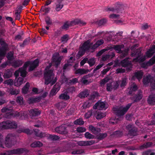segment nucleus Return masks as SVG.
<instances>
[{
  "instance_id": "f257e3e1",
  "label": "nucleus",
  "mask_w": 155,
  "mask_h": 155,
  "mask_svg": "<svg viewBox=\"0 0 155 155\" xmlns=\"http://www.w3.org/2000/svg\"><path fill=\"white\" fill-rule=\"evenodd\" d=\"M33 130L36 136L40 138L47 137L48 139L52 141L58 140L60 138L59 136L55 135L50 134H47L46 133L40 132L38 129H35Z\"/></svg>"
},
{
  "instance_id": "f03ea898",
  "label": "nucleus",
  "mask_w": 155,
  "mask_h": 155,
  "mask_svg": "<svg viewBox=\"0 0 155 155\" xmlns=\"http://www.w3.org/2000/svg\"><path fill=\"white\" fill-rule=\"evenodd\" d=\"M53 70H49L45 72L44 78L45 80V84L48 85L51 83V85H54L56 82L57 79L56 78L53 80L54 77Z\"/></svg>"
},
{
  "instance_id": "7ed1b4c3",
  "label": "nucleus",
  "mask_w": 155,
  "mask_h": 155,
  "mask_svg": "<svg viewBox=\"0 0 155 155\" xmlns=\"http://www.w3.org/2000/svg\"><path fill=\"white\" fill-rule=\"evenodd\" d=\"M17 124L15 121L7 120L2 122L0 124V127L2 129H15L17 127Z\"/></svg>"
},
{
  "instance_id": "20e7f679",
  "label": "nucleus",
  "mask_w": 155,
  "mask_h": 155,
  "mask_svg": "<svg viewBox=\"0 0 155 155\" xmlns=\"http://www.w3.org/2000/svg\"><path fill=\"white\" fill-rule=\"evenodd\" d=\"M143 82L144 85H147L150 83L151 88L155 89V77L153 78L151 75H148L143 78Z\"/></svg>"
},
{
  "instance_id": "39448f33",
  "label": "nucleus",
  "mask_w": 155,
  "mask_h": 155,
  "mask_svg": "<svg viewBox=\"0 0 155 155\" xmlns=\"http://www.w3.org/2000/svg\"><path fill=\"white\" fill-rule=\"evenodd\" d=\"M5 144L8 147H11L14 145L15 143V138L12 134H8L6 136L5 140Z\"/></svg>"
},
{
  "instance_id": "423d86ee",
  "label": "nucleus",
  "mask_w": 155,
  "mask_h": 155,
  "mask_svg": "<svg viewBox=\"0 0 155 155\" xmlns=\"http://www.w3.org/2000/svg\"><path fill=\"white\" fill-rule=\"evenodd\" d=\"M132 104V103L128 104L125 107H123L122 109L121 107L116 110V114L118 116H123L127 111Z\"/></svg>"
},
{
  "instance_id": "0eeeda50",
  "label": "nucleus",
  "mask_w": 155,
  "mask_h": 155,
  "mask_svg": "<svg viewBox=\"0 0 155 155\" xmlns=\"http://www.w3.org/2000/svg\"><path fill=\"white\" fill-rule=\"evenodd\" d=\"M8 44L2 38L0 39V56H5L7 50Z\"/></svg>"
},
{
  "instance_id": "6e6552de",
  "label": "nucleus",
  "mask_w": 155,
  "mask_h": 155,
  "mask_svg": "<svg viewBox=\"0 0 155 155\" xmlns=\"http://www.w3.org/2000/svg\"><path fill=\"white\" fill-rule=\"evenodd\" d=\"M126 129L130 136H134L137 135V129L133 125L129 124L126 127Z\"/></svg>"
},
{
  "instance_id": "1a4fd4ad",
  "label": "nucleus",
  "mask_w": 155,
  "mask_h": 155,
  "mask_svg": "<svg viewBox=\"0 0 155 155\" xmlns=\"http://www.w3.org/2000/svg\"><path fill=\"white\" fill-rule=\"evenodd\" d=\"M129 57H127L123 60H122L120 64L121 66L124 68L129 67L127 69L131 70L133 64L131 61H129Z\"/></svg>"
},
{
  "instance_id": "9d476101",
  "label": "nucleus",
  "mask_w": 155,
  "mask_h": 155,
  "mask_svg": "<svg viewBox=\"0 0 155 155\" xmlns=\"http://www.w3.org/2000/svg\"><path fill=\"white\" fill-rule=\"evenodd\" d=\"M142 91L139 90L138 91L137 93L134 94L133 96L130 98V99L133 101V103L137 102L140 101L142 98Z\"/></svg>"
},
{
  "instance_id": "9b49d317",
  "label": "nucleus",
  "mask_w": 155,
  "mask_h": 155,
  "mask_svg": "<svg viewBox=\"0 0 155 155\" xmlns=\"http://www.w3.org/2000/svg\"><path fill=\"white\" fill-rule=\"evenodd\" d=\"M123 7L122 5L120 4L119 2H117L115 5V7L107 8L105 10L106 11H112L114 12L119 13Z\"/></svg>"
},
{
  "instance_id": "f8f14e48",
  "label": "nucleus",
  "mask_w": 155,
  "mask_h": 155,
  "mask_svg": "<svg viewBox=\"0 0 155 155\" xmlns=\"http://www.w3.org/2000/svg\"><path fill=\"white\" fill-rule=\"evenodd\" d=\"M55 131L57 133L63 135H65L68 133L66 127L64 125H62L56 127Z\"/></svg>"
},
{
  "instance_id": "ddd939ff",
  "label": "nucleus",
  "mask_w": 155,
  "mask_h": 155,
  "mask_svg": "<svg viewBox=\"0 0 155 155\" xmlns=\"http://www.w3.org/2000/svg\"><path fill=\"white\" fill-rule=\"evenodd\" d=\"M92 44L93 43H91L89 40H87L84 42L81 48V50L83 52H85L86 51L89 50L91 49Z\"/></svg>"
},
{
  "instance_id": "4468645a",
  "label": "nucleus",
  "mask_w": 155,
  "mask_h": 155,
  "mask_svg": "<svg viewBox=\"0 0 155 155\" xmlns=\"http://www.w3.org/2000/svg\"><path fill=\"white\" fill-rule=\"evenodd\" d=\"M41 113V111L37 108L31 109L29 111V115L31 118L38 116Z\"/></svg>"
},
{
  "instance_id": "2eb2a0df",
  "label": "nucleus",
  "mask_w": 155,
  "mask_h": 155,
  "mask_svg": "<svg viewBox=\"0 0 155 155\" xmlns=\"http://www.w3.org/2000/svg\"><path fill=\"white\" fill-rule=\"evenodd\" d=\"M62 58L61 57H58L56 55H53L52 58V61L54 63L55 67L57 68L61 63Z\"/></svg>"
},
{
  "instance_id": "dca6fc26",
  "label": "nucleus",
  "mask_w": 155,
  "mask_h": 155,
  "mask_svg": "<svg viewBox=\"0 0 155 155\" xmlns=\"http://www.w3.org/2000/svg\"><path fill=\"white\" fill-rule=\"evenodd\" d=\"M63 0H57L56 2L54 5H53V8H54L56 11L58 12L63 7V4L62 3Z\"/></svg>"
},
{
  "instance_id": "f3484780",
  "label": "nucleus",
  "mask_w": 155,
  "mask_h": 155,
  "mask_svg": "<svg viewBox=\"0 0 155 155\" xmlns=\"http://www.w3.org/2000/svg\"><path fill=\"white\" fill-rule=\"evenodd\" d=\"M61 87L58 84H56L54 85L50 92V95L53 96L56 95L57 92L60 90Z\"/></svg>"
},
{
  "instance_id": "a211bd4d",
  "label": "nucleus",
  "mask_w": 155,
  "mask_h": 155,
  "mask_svg": "<svg viewBox=\"0 0 155 155\" xmlns=\"http://www.w3.org/2000/svg\"><path fill=\"white\" fill-rule=\"evenodd\" d=\"M39 60L38 59H35L32 62H30V67L29 68V71H33L38 65Z\"/></svg>"
},
{
  "instance_id": "6ab92c4d",
  "label": "nucleus",
  "mask_w": 155,
  "mask_h": 155,
  "mask_svg": "<svg viewBox=\"0 0 155 155\" xmlns=\"http://www.w3.org/2000/svg\"><path fill=\"white\" fill-rule=\"evenodd\" d=\"M155 53V45H153L147 51L146 53L147 57L149 58H151Z\"/></svg>"
},
{
  "instance_id": "aec40b11",
  "label": "nucleus",
  "mask_w": 155,
  "mask_h": 155,
  "mask_svg": "<svg viewBox=\"0 0 155 155\" xmlns=\"http://www.w3.org/2000/svg\"><path fill=\"white\" fill-rule=\"evenodd\" d=\"M95 143L94 140H91L87 141H81L78 142V144L81 146H88L92 145Z\"/></svg>"
},
{
  "instance_id": "412c9836",
  "label": "nucleus",
  "mask_w": 155,
  "mask_h": 155,
  "mask_svg": "<svg viewBox=\"0 0 155 155\" xmlns=\"http://www.w3.org/2000/svg\"><path fill=\"white\" fill-rule=\"evenodd\" d=\"M25 151V150L23 148H18L10 150V152L11 153L12 155L13 154H21Z\"/></svg>"
},
{
  "instance_id": "4be33fe9",
  "label": "nucleus",
  "mask_w": 155,
  "mask_h": 155,
  "mask_svg": "<svg viewBox=\"0 0 155 155\" xmlns=\"http://www.w3.org/2000/svg\"><path fill=\"white\" fill-rule=\"evenodd\" d=\"M89 129L91 132L95 135L98 134L101 131L100 128L95 127L92 125H90L89 127Z\"/></svg>"
},
{
  "instance_id": "5701e85b",
  "label": "nucleus",
  "mask_w": 155,
  "mask_h": 155,
  "mask_svg": "<svg viewBox=\"0 0 155 155\" xmlns=\"http://www.w3.org/2000/svg\"><path fill=\"white\" fill-rule=\"evenodd\" d=\"M124 47V45L123 44L113 45L111 47V48L115 50L116 51H118L117 53L122 52L121 49Z\"/></svg>"
},
{
  "instance_id": "b1692460",
  "label": "nucleus",
  "mask_w": 155,
  "mask_h": 155,
  "mask_svg": "<svg viewBox=\"0 0 155 155\" xmlns=\"http://www.w3.org/2000/svg\"><path fill=\"white\" fill-rule=\"evenodd\" d=\"M40 100L39 97H30L28 99V101L29 104H31L39 102Z\"/></svg>"
},
{
  "instance_id": "393cba45",
  "label": "nucleus",
  "mask_w": 155,
  "mask_h": 155,
  "mask_svg": "<svg viewBox=\"0 0 155 155\" xmlns=\"http://www.w3.org/2000/svg\"><path fill=\"white\" fill-rule=\"evenodd\" d=\"M74 25H79L80 26H83L85 25L86 23L80 19H76L71 21V23Z\"/></svg>"
},
{
  "instance_id": "a878e982",
  "label": "nucleus",
  "mask_w": 155,
  "mask_h": 155,
  "mask_svg": "<svg viewBox=\"0 0 155 155\" xmlns=\"http://www.w3.org/2000/svg\"><path fill=\"white\" fill-rule=\"evenodd\" d=\"M141 48H138L136 50L133 51L131 53V55L132 57H140L142 55L141 52Z\"/></svg>"
},
{
  "instance_id": "bb28decb",
  "label": "nucleus",
  "mask_w": 155,
  "mask_h": 155,
  "mask_svg": "<svg viewBox=\"0 0 155 155\" xmlns=\"http://www.w3.org/2000/svg\"><path fill=\"white\" fill-rule=\"evenodd\" d=\"M89 94V91L88 90H85L81 92L78 94V97L81 98L87 97Z\"/></svg>"
},
{
  "instance_id": "cd10ccee",
  "label": "nucleus",
  "mask_w": 155,
  "mask_h": 155,
  "mask_svg": "<svg viewBox=\"0 0 155 155\" xmlns=\"http://www.w3.org/2000/svg\"><path fill=\"white\" fill-rule=\"evenodd\" d=\"M24 63V61L21 60L14 61L12 63V66L15 68L21 66Z\"/></svg>"
},
{
  "instance_id": "c85d7f7f",
  "label": "nucleus",
  "mask_w": 155,
  "mask_h": 155,
  "mask_svg": "<svg viewBox=\"0 0 155 155\" xmlns=\"http://www.w3.org/2000/svg\"><path fill=\"white\" fill-rule=\"evenodd\" d=\"M24 82V79L23 78L19 77L18 79L16 78L14 83V85L17 87L19 86Z\"/></svg>"
},
{
  "instance_id": "c756f323",
  "label": "nucleus",
  "mask_w": 155,
  "mask_h": 155,
  "mask_svg": "<svg viewBox=\"0 0 155 155\" xmlns=\"http://www.w3.org/2000/svg\"><path fill=\"white\" fill-rule=\"evenodd\" d=\"M147 102L150 105H154L155 104V94L150 95L149 97L147 100Z\"/></svg>"
},
{
  "instance_id": "7c9ffc66",
  "label": "nucleus",
  "mask_w": 155,
  "mask_h": 155,
  "mask_svg": "<svg viewBox=\"0 0 155 155\" xmlns=\"http://www.w3.org/2000/svg\"><path fill=\"white\" fill-rule=\"evenodd\" d=\"M43 145L42 143L39 141H35L34 142L31 144V147H40Z\"/></svg>"
},
{
  "instance_id": "2f4dec72",
  "label": "nucleus",
  "mask_w": 155,
  "mask_h": 155,
  "mask_svg": "<svg viewBox=\"0 0 155 155\" xmlns=\"http://www.w3.org/2000/svg\"><path fill=\"white\" fill-rule=\"evenodd\" d=\"M143 73L141 71H139L134 73V76L138 80H140L142 78Z\"/></svg>"
},
{
  "instance_id": "473e14b6",
  "label": "nucleus",
  "mask_w": 155,
  "mask_h": 155,
  "mask_svg": "<svg viewBox=\"0 0 155 155\" xmlns=\"http://www.w3.org/2000/svg\"><path fill=\"white\" fill-rule=\"evenodd\" d=\"M107 136V134L106 133H99L96 139L99 140H102L104 139Z\"/></svg>"
},
{
  "instance_id": "72a5a7b5",
  "label": "nucleus",
  "mask_w": 155,
  "mask_h": 155,
  "mask_svg": "<svg viewBox=\"0 0 155 155\" xmlns=\"http://www.w3.org/2000/svg\"><path fill=\"white\" fill-rule=\"evenodd\" d=\"M71 21L70 22L66 21L65 22L63 25L61 26V28L63 29H67L69 26H74L73 23H71Z\"/></svg>"
},
{
  "instance_id": "f704fd0d",
  "label": "nucleus",
  "mask_w": 155,
  "mask_h": 155,
  "mask_svg": "<svg viewBox=\"0 0 155 155\" xmlns=\"http://www.w3.org/2000/svg\"><path fill=\"white\" fill-rule=\"evenodd\" d=\"M58 98L60 99L66 101L69 99L70 97L67 94L64 93L61 94L59 96Z\"/></svg>"
},
{
  "instance_id": "c9c22d12",
  "label": "nucleus",
  "mask_w": 155,
  "mask_h": 155,
  "mask_svg": "<svg viewBox=\"0 0 155 155\" xmlns=\"http://www.w3.org/2000/svg\"><path fill=\"white\" fill-rule=\"evenodd\" d=\"M45 5L41 6V8L40 10V12H44L45 13L43 15H45L47 13H48L50 10V8L49 7H46Z\"/></svg>"
},
{
  "instance_id": "e433bc0d",
  "label": "nucleus",
  "mask_w": 155,
  "mask_h": 155,
  "mask_svg": "<svg viewBox=\"0 0 155 155\" xmlns=\"http://www.w3.org/2000/svg\"><path fill=\"white\" fill-rule=\"evenodd\" d=\"M12 75V71L9 69H7L5 71L4 75V77L5 78H9Z\"/></svg>"
},
{
  "instance_id": "4c0bfd02",
  "label": "nucleus",
  "mask_w": 155,
  "mask_h": 155,
  "mask_svg": "<svg viewBox=\"0 0 155 155\" xmlns=\"http://www.w3.org/2000/svg\"><path fill=\"white\" fill-rule=\"evenodd\" d=\"M12 107H5L1 109V111L3 113H7L9 114V113H10V112L12 110Z\"/></svg>"
},
{
  "instance_id": "58836bf2",
  "label": "nucleus",
  "mask_w": 155,
  "mask_h": 155,
  "mask_svg": "<svg viewBox=\"0 0 155 155\" xmlns=\"http://www.w3.org/2000/svg\"><path fill=\"white\" fill-rule=\"evenodd\" d=\"M97 102H98L99 109L105 110L106 109L107 107H105V104L104 102L99 101Z\"/></svg>"
},
{
  "instance_id": "ea45409f",
  "label": "nucleus",
  "mask_w": 155,
  "mask_h": 155,
  "mask_svg": "<svg viewBox=\"0 0 155 155\" xmlns=\"http://www.w3.org/2000/svg\"><path fill=\"white\" fill-rule=\"evenodd\" d=\"M84 153V150L83 149L75 150L71 152L72 154H81Z\"/></svg>"
},
{
  "instance_id": "a19ab883",
  "label": "nucleus",
  "mask_w": 155,
  "mask_h": 155,
  "mask_svg": "<svg viewBox=\"0 0 155 155\" xmlns=\"http://www.w3.org/2000/svg\"><path fill=\"white\" fill-rule=\"evenodd\" d=\"M145 60V58L144 56L137 57L134 59V61L136 62H143Z\"/></svg>"
},
{
  "instance_id": "79ce46f5",
  "label": "nucleus",
  "mask_w": 155,
  "mask_h": 155,
  "mask_svg": "<svg viewBox=\"0 0 155 155\" xmlns=\"http://www.w3.org/2000/svg\"><path fill=\"white\" fill-rule=\"evenodd\" d=\"M84 122L83 120L81 118H79L75 120L74 123L75 125H83L84 124Z\"/></svg>"
},
{
  "instance_id": "37998d69",
  "label": "nucleus",
  "mask_w": 155,
  "mask_h": 155,
  "mask_svg": "<svg viewBox=\"0 0 155 155\" xmlns=\"http://www.w3.org/2000/svg\"><path fill=\"white\" fill-rule=\"evenodd\" d=\"M129 50L128 49H125L124 50H122L121 53H119V54H121V57L122 58H123L127 56L128 54Z\"/></svg>"
},
{
  "instance_id": "c03bdc74",
  "label": "nucleus",
  "mask_w": 155,
  "mask_h": 155,
  "mask_svg": "<svg viewBox=\"0 0 155 155\" xmlns=\"http://www.w3.org/2000/svg\"><path fill=\"white\" fill-rule=\"evenodd\" d=\"M45 21L47 26L51 25L52 24V21L50 17L48 16L46 17L45 18Z\"/></svg>"
},
{
  "instance_id": "a18cd8bd",
  "label": "nucleus",
  "mask_w": 155,
  "mask_h": 155,
  "mask_svg": "<svg viewBox=\"0 0 155 155\" xmlns=\"http://www.w3.org/2000/svg\"><path fill=\"white\" fill-rule=\"evenodd\" d=\"M87 63L89 64L90 67L93 66L95 63L94 58H91L89 59H88Z\"/></svg>"
},
{
  "instance_id": "49530a36",
  "label": "nucleus",
  "mask_w": 155,
  "mask_h": 155,
  "mask_svg": "<svg viewBox=\"0 0 155 155\" xmlns=\"http://www.w3.org/2000/svg\"><path fill=\"white\" fill-rule=\"evenodd\" d=\"M16 101L17 104H19L20 105H22L24 103L23 97L20 96L17 97Z\"/></svg>"
},
{
  "instance_id": "de8ad7c7",
  "label": "nucleus",
  "mask_w": 155,
  "mask_h": 155,
  "mask_svg": "<svg viewBox=\"0 0 155 155\" xmlns=\"http://www.w3.org/2000/svg\"><path fill=\"white\" fill-rule=\"evenodd\" d=\"M123 133L120 130H116L112 134V135L115 136L117 137H120L122 136Z\"/></svg>"
},
{
  "instance_id": "09e8293b",
  "label": "nucleus",
  "mask_w": 155,
  "mask_h": 155,
  "mask_svg": "<svg viewBox=\"0 0 155 155\" xmlns=\"http://www.w3.org/2000/svg\"><path fill=\"white\" fill-rule=\"evenodd\" d=\"M86 71L84 69L80 68L77 70L75 72L76 74H86Z\"/></svg>"
},
{
  "instance_id": "8fccbe9b",
  "label": "nucleus",
  "mask_w": 155,
  "mask_h": 155,
  "mask_svg": "<svg viewBox=\"0 0 155 155\" xmlns=\"http://www.w3.org/2000/svg\"><path fill=\"white\" fill-rule=\"evenodd\" d=\"M85 137L87 139H93L94 138V136L89 133V132H86L84 134Z\"/></svg>"
},
{
  "instance_id": "3c124183",
  "label": "nucleus",
  "mask_w": 155,
  "mask_h": 155,
  "mask_svg": "<svg viewBox=\"0 0 155 155\" xmlns=\"http://www.w3.org/2000/svg\"><path fill=\"white\" fill-rule=\"evenodd\" d=\"M18 132L19 133H21L23 132L27 134H31L30 130L28 129H23L21 130H18Z\"/></svg>"
},
{
  "instance_id": "603ef678",
  "label": "nucleus",
  "mask_w": 155,
  "mask_h": 155,
  "mask_svg": "<svg viewBox=\"0 0 155 155\" xmlns=\"http://www.w3.org/2000/svg\"><path fill=\"white\" fill-rule=\"evenodd\" d=\"M106 116L104 113L100 112L98 113L96 116V118L97 119H101Z\"/></svg>"
},
{
  "instance_id": "864d4df0",
  "label": "nucleus",
  "mask_w": 155,
  "mask_h": 155,
  "mask_svg": "<svg viewBox=\"0 0 155 155\" xmlns=\"http://www.w3.org/2000/svg\"><path fill=\"white\" fill-rule=\"evenodd\" d=\"M19 93V91L16 89H12L10 90V94L12 95H16Z\"/></svg>"
},
{
  "instance_id": "5fc2aeb1",
  "label": "nucleus",
  "mask_w": 155,
  "mask_h": 155,
  "mask_svg": "<svg viewBox=\"0 0 155 155\" xmlns=\"http://www.w3.org/2000/svg\"><path fill=\"white\" fill-rule=\"evenodd\" d=\"M76 130L78 133H83L86 131V129L82 127H78Z\"/></svg>"
},
{
  "instance_id": "6e6d98bb",
  "label": "nucleus",
  "mask_w": 155,
  "mask_h": 155,
  "mask_svg": "<svg viewBox=\"0 0 155 155\" xmlns=\"http://www.w3.org/2000/svg\"><path fill=\"white\" fill-rule=\"evenodd\" d=\"M20 11L19 12L18 10H16L15 13V19L16 20H19L20 19Z\"/></svg>"
},
{
  "instance_id": "4d7b16f0",
  "label": "nucleus",
  "mask_w": 155,
  "mask_h": 155,
  "mask_svg": "<svg viewBox=\"0 0 155 155\" xmlns=\"http://www.w3.org/2000/svg\"><path fill=\"white\" fill-rule=\"evenodd\" d=\"M113 89V87L112 84L111 83H107V91H110L111 90Z\"/></svg>"
},
{
  "instance_id": "13d9d810",
  "label": "nucleus",
  "mask_w": 155,
  "mask_h": 155,
  "mask_svg": "<svg viewBox=\"0 0 155 155\" xmlns=\"http://www.w3.org/2000/svg\"><path fill=\"white\" fill-rule=\"evenodd\" d=\"M5 84H7L8 85H12L13 84L14 82L12 79H9L8 80L5 81Z\"/></svg>"
},
{
  "instance_id": "bf43d9fd",
  "label": "nucleus",
  "mask_w": 155,
  "mask_h": 155,
  "mask_svg": "<svg viewBox=\"0 0 155 155\" xmlns=\"http://www.w3.org/2000/svg\"><path fill=\"white\" fill-rule=\"evenodd\" d=\"M107 21V20L106 19H101L99 21L98 23V25L100 26L104 25L105 24Z\"/></svg>"
},
{
  "instance_id": "052dcab7",
  "label": "nucleus",
  "mask_w": 155,
  "mask_h": 155,
  "mask_svg": "<svg viewBox=\"0 0 155 155\" xmlns=\"http://www.w3.org/2000/svg\"><path fill=\"white\" fill-rule=\"evenodd\" d=\"M27 72L24 70H20V73L21 76L23 77H25L27 74Z\"/></svg>"
},
{
  "instance_id": "680f3d73",
  "label": "nucleus",
  "mask_w": 155,
  "mask_h": 155,
  "mask_svg": "<svg viewBox=\"0 0 155 155\" xmlns=\"http://www.w3.org/2000/svg\"><path fill=\"white\" fill-rule=\"evenodd\" d=\"M126 79L124 78L122 79L121 83L120 84V86L121 87H125L127 84L126 83Z\"/></svg>"
},
{
  "instance_id": "e2e57ef3",
  "label": "nucleus",
  "mask_w": 155,
  "mask_h": 155,
  "mask_svg": "<svg viewBox=\"0 0 155 155\" xmlns=\"http://www.w3.org/2000/svg\"><path fill=\"white\" fill-rule=\"evenodd\" d=\"M88 58H85L81 61L80 63L81 66H83L84 64L86 62L87 63Z\"/></svg>"
},
{
  "instance_id": "0e129e2a",
  "label": "nucleus",
  "mask_w": 155,
  "mask_h": 155,
  "mask_svg": "<svg viewBox=\"0 0 155 155\" xmlns=\"http://www.w3.org/2000/svg\"><path fill=\"white\" fill-rule=\"evenodd\" d=\"M149 124L151 125L155 124V113L153 114V116L152 117V120L150 122Z\"/></svg>"
},
{
  "instance_id": "69168bd1",
  "label": "nucleus",
  "mask_w": 155,
  "mask_h": 155,
  "mask_svg": "<svg viewBox=\"0 0 155 155\" xmlns=\"http://www.w3.org/2000/svg\"><path fill=\"white\" fill-rule=\"evenodd\" d=\"M116 72L117 74L124 73L125 72V69H122V68H119L116 69Z\"/></svg>"
},
{
  "instance_id": "338daca9",
  "label": "nucleus",
  "mask_w": 155,
  "mask_h": 155,
  "mask_svg": "<svg viewBox=\"0 0 155 155\" xmlns=\"http://www.w3.org/2000/svg\"><path fill=\"white\" fill-rule=\"evenodd\" d=\"M149 62L151 65H152L155 63V55L154 56L149 60Z\"/></svg>"
},
{
  "instance_id": "774afa93",
  "label": "nucleus",
  "mask_w": 155,
  "mask_h": 155,
  "mask_svg": "<svg viewBox=\"0 0 155 155\" xmlns=\"http://www.w3.org/2000/svg\"><path fill=\"white\" fill-rule=\"evenodd\" d=\"M0 155H12V154L10 152V150H8L5 152L0 153Z\"/></svg>"
}]
</instances>
